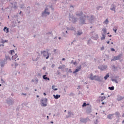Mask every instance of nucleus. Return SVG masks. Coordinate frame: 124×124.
Listing matches in <instances>:
<instances>
[{"mask_svg": "<svg viewBox=\"0 0 124 124\" xmlns=\"http://www.w3.org/2000/svg\"><path fill=\"white\" fill-rule=\"evenodd\" d=\"M102 99H105V96L102 97Z\"/></svg>", "mask_w": 124, "mask_h": 124, "instance_id": "obj_36", "label": "nucleus"}, {"mask_svg": "<svg viewBox=\"0 0 124 124\" xmlns=\"http://www.w3.org/2000/svg\"><path fill=\"white\" fill-rule=\"evenodd\" d=\"M90 42H91V41H88V44L89 45H90L91 44Z\"/></svg>", "mask_w": 124, "mask_h": 124, "instance_id": "obj_32", "label": "nucleus"}, {"mask_svg": "<svg viewBox=\"0 0 124 124\" xmlns=\"http://www.w3.org/2000/svg\"><path fill=\"white\" fill-rule=\"evenodd\" d=\"M111 44H113V42H111Z\"/></svg>", "mask_w": 124, "mask_h": 124, "instance_id": "obj_54", "label": "nucleus"}, {"mask_svg": "<svg viewBox=\"0 0 124 124\" xmlns=\"http://www.w3.org/2000/svg\"><path fill=\"white\" fill-rule=\"evenodd\" d=\"M42 53L43 54L44 57H46V59H49V53L48 52H46V51H44L42 52Z\"/></svg>", "mask_w": 124, "mask_h": 124, "instance_id": "obj_4", "label": "nucleus"}, {"mask_svg": "<svg viewBox=\"0 0 124 124\" xmlns=\"http://www.w3.org/2000/svg\"><path fill=\"white\" fill-rule=\"evenodd\" d=\"M122 99H124V97L121 96H118L117 98V100L118 101H121V100H122Z\"/></svg>", "mask_w": 124, "mask_h": 124, "instance_id": "obj_10", "label": "nucleus"}, {"mask_svg": "<svg viewBox=\"0 0 124 124\" xmlns=\"http://www.w3.org/2000/svg\"><path fill=\"white\" fill-rule=\"evenodd\" d=\"M52 90H54V91H58V88H55V85H53L52 87Z\"/></svg>", "mask_w": 124, "mask_h": 124, "instance_id": "obj_21", "label": "nucleus"}, {"mask_svg": "<svg viewBox=\"0 0 124 124\" xmlns=\"http://www.w3.org/2000/svg\"><path fill=\"white\" fill-rule=\"evenodd\" d=\"M44 94L45 95H46V93H44Z\"/></svg>", "mask_w": 124, "mask_h": 124, "instance_id": "obj_46", "label": "nucleus"}, {"mask_svg": "<svg viewBox=\"0 0 124 124\" xmlns=\"http://www.w3.org/2000/svg\"><path fill=\"white\" fill-rule=\"evenodd\" d=\"M82 15H83V13H80V14H77V16H82Z\"/></svg>", "mask_w": 124, "mask_h": 124, "instance_id": "obj_22", "label": "nucleus"}, {"mask_svg": "<svg viewBox=\"0 0 124 124\" xmlns=\"http://www.w3.org/2000/svg\"><path fill=\"white\" fill-rule=\"evenodd\" d=\"M59 69H62V66L59 67Z\"/></svg>", "mask_w": 124, "mask_h": 124, "instance_id": "obj_34", "label": "nucleus"}, {"mask_svg": "<svg viewBox=\"0 0 124 124\" xmlns=\"http://www.w3.org/2000/svg\"><path fill=\"white\" fill-rule=\"evenodd\" d=\"M90 28H91V29H93V27L92 26H91Z\"/></svg>", "mask_w": 124, "mask_h": 124, "instance_id": "obj_49", "label": "nucleus"}, {"mask_svg": "<svg viewBox=\"0 0 124 124\" xmlns=\"http://www.w3.org/2000/svg\"><path fill=\"white\" fill-rule=\"evenodd\" d=\"M0 87H1V84H0Z\"/></svg>", "mask_w": 124, "mask_h": 124, "instance_id": "obj_59", "label": "nucleus"}, {"mask_svg": "<svg viewBox=\"0 0 124 124\" xmlns=\"http://www.w3.org/2000/svg\"><path fill=\"white\" fill-rule=\"evenodd\" d=\"M107 30L106 29H103V31L105 33H106V31H107Z\"/></svg>", "mask_w": 124, "mask_h": 124, "instance_id": "obj_28", "label": "nucleus"}, {"mask_svg": "<svg viewBox=\"0 0 124 124\" xmlns=\"http://www.w3.org/2000/svg\"><path fill=\"white\" fill-rule=\"evenodd\" d=\"M109 90H110V91H114V86L112 87H108Z\"/></svg>", "mask_w": 124, "mask_h": 124, "instance_id": "obj_19", "label": "nucleus"}, {"mask_svg": "<svg viewBox=\"0 0 124 124\" xmlns=\"http://www.w3.org/2000/svg\"><path fill=\"white\" fill-rule=\"evenodd\" d=\"M56 51V49H55V50H54V51Z\"/></svg>", "mask_w": 124, "mask_h": 124, "instance_id": "obj_62", "label": "nucleus"}, {"mask_svg": "<svg viewBox=\"0 0 124 124\" xmlns=\"http://www.w3.org/2000/svg\"><path fill=\"white\" fill-rule=\"evenodd\" d=\"M54 66H55V64H53L52 65L51 67H52V68H53Z\"/></svg>", "mask_w": 124, "mask_h": 124, "instance_id": "obj_35", "label": "nucleus"}, {"mask_svg": "<svg viewBox=\"0 0 124 124\" xmlns=\"http://www.w3.org/2000/svg\"><path fill=\"white\" fill-rule=\"evenodd\" d=\"M1 81L2 83H4V81H3V80H2V79H1Z\"/></svg>", "mask_w": 124, "mask_h": 124, "instance_id": "obj_37", "label": "nucleus"}, {"mask_svg": "<svg viewBox=\"0 0 124 124\" xmlns=\"http://www.w3.org/2000/svg\"><path fill=\"white\" fill-rule=\"evenodd\" d=\"M82 33H83V32H82V31H78V35H81V34H82Z\"/></svg>", "mask_w": 124, "mask_h": 124, "instance_id": "obj_24", "label": "nucleus"}, {"mask_svg": "<svg viewBox=\"0 0 124 124\" xmlns=\"http://www.w3.org/2000/svg\"><path fill=\"white\" fill-rule=\"evenodd\" d=\"M103 94H104V93H101V95H103Z\"/></svg>", "mask_w": 124, "mask_h": 124, "instance_id": "obj_47", "label": "nucleus"}, {"mask_svg": "<svg viewBox=\"0 0 124 124\" xmlns=\"http://www.w3.org/2000/svg\"><path fill=\"white\" fill-rule=\"evenodd\" d=\"M81 68H82V67L81 65H80L79 67H78V68L76 69L75 71L73 72V73H77L78 71H80L81 70Z\"/></svg>", "mask_w": 124, "mask_h": 124, "instance_id": "obj_7", "label": "nucleus"}, {"mask_svg": "<svg viewBox=\"0 0 124 124\" xmlns=\"http://www.w3.org/2000/svg\"><path fill=\"white\" fill-rule=\"evenodd\" d=\"M89 118H81L80 119V122L81 123H87V122H88V121H89Z\"/></svg>", "mask_w": 124, "mask_h": 124, "instance_id": "obj_5", "label": "nucleus"}, {"mask_svg": "<svg viewBox=\"0 0 124 124\" xmlns=\"http://www.w3.org/2000/svg\"><path fill=\"white\" fill-rule=\"evenodd\" d=\"M11 54L14 55V56H13L12 57V60H13V61H15V62H17V60H16V59H17L18 58L17 53L15 54V51H14V50H11Z\"/></svg>", "mask_w": 124, "mask_h": 124, "instance_id": "obj_2", "label": "nucleus"}, {"mask_svg": "<svg viewBox=\"0 0 124 124\" xmlns=\"http://www.w3.org/2000/svg\"><path fill=\"white\" fill-rule=\"evenodd\" d=\"M53 96H54V98H55V99H58L60 98V97H61V95H58V94H57V95L54 94Z\"/></svg>", "mask_w": 124, "mask_h": 124, "instance_id": "obj_11", "label": "nucleus"}, {"mask_svg": "<svg viewBox=\"0 0 124 124\" xmlns=\"http://www.w3.org/2000/svg\"><path fill=\"white\" fill-rule=\"evenodd\" d=\"M121 59V55H119L117 56H115L112 60H111V61H117L118 60H120Z\"/></svg>", "mask_w": 124, "mask_h": 124, "instance_id": "obj_6", "label": "nucleus"}, {"mask_svg": "<svg viewBox=\"0 0 124 124\" xmlns=\"http://www.w3.org/2000/svg\"><path fill=\"white\" fill-rule=\"evenodd\" d=\"M37 97H39V95H37Z\"/></svg>", "mask_w": 124, "mask_h": 124, "instance_id": "obj_51", "label": "nucleus"}, {"mask_svg": "<svg viewBox=\"0 0 124 124\" xmlns=\"http://www.w3.org/2000/svg\"><path fill=\"white\" fill-rule=\"evenodd\" d=\"M102 104L103 105L104 104V102L102 103Z\"/></svg>", "mask_w": 124, "mask_h": 124, "instance_id": "obj_52", "label": "nucleus"}, {"mask_svg": "<svg viewBox=\"0 0 124 124\" xmlns=\"http://www.w3.org/2000/svg\"><path fill=\"white\" fill-rule=\"evenodd\" d=\"M85 19H86V16H84L83 17H80L81 24H85Z\"/></svg>", "mask_w": 124, "mask_h": 124, "instance_id": "obj_8", "label": "nucleus"}, {"mask_svg": "<svg viewBox=\"0 0 124 124\" xmlns=\"http://www.w3.org/2000/svg\"><path fill=\"white\" fill-rule=\"evenodd\" d=\"M21 13H22V12H20V13H19V14H21Z\"/></svg>", "mask_w": 124, "mask_h": 124, "instance_id": "obj_57", "label": "nucleus"}, {"mask_svg": "<svg viewBox=\"0 0 124 124\" xmlns=\"http://www.w3.org/2000/svg\"><path fill=\"white\" fill-rule=\"evenodd\" d=\"M104 24H106V25H108L109 21H108V19H107L104 22Z\"/></svg>", "mask_w": 124, "mask_h": 124, "instance_id": "obj_17", "label": "nucleus"}, {"mask_svg": "<svg viewBox=\"0 0 124 124\" xmlns=\"http://www.w3.org/2000/svg\"><path fill=\"white\" fill-rule=\"evenodd\" d=\"M3 31H5V32L6 33H8V32H9V29L8 28H7V27H5L3 29Z\"/></svg>", "mask_w": 124, "mask_h": 124, "instance_id": "obj_9", "label": "nucleus"}, {"mask_svg": "<svg viewBox=\"0 0 124 124\" xmlns=\"http://www.w3.org/2000/svg\"><path fill=\"white\" fill-rule=\"evenodd\" d=\"M51 124H53V122H51Z\"/></svg>", "mask_w": 124, "mask_h": 124, "instance_id": "obj_56", "label": "nucleus"}, {"mask_svg": "<svg viewBox=\"0 0 124 124\" xmlns=\"http://www.w3.org/2000/svg\"><path fill=\"white\" fill-rule=\"evenodd\" d=\"M106 68H107V66H102V67H101L100 68V69L101 70H105V69H106Z\"/></svg>", "mask_w": 124, "mask_h": 124, "instance_id": "obj_14", "label": "nucleus"}, {"mask_svg": "<svg viewBox=\"0 0 124 124\" xmlns=\"http://www.w3.org/2000/svg\"><path fill=\"white\" fill-rule=\"evenodd\" d=\"M116 115H120V113H119V112H116Z\"/></svg>", "mask_w": 124, "mask_h": 124, "instance_id": "obj_38", "label": "nucleus"}, {"mask_svg": "<svg viewBox=\"0 0 124 124\" xmlns=\"http://www.w3.org/2000/svg\"><path fill=\"white\" fill-rule=\"evenodd\" d=\"M113 31H115V32H117V29H113Z\"/></svg>", "mask_w": 124, "mask_h": 124, "instance_id": "obj_31", "label": "nucleus"}, {"mask_svg": "<svg viewBox=\"0 0 124 124\" xmlns=\"http://www.w3.org/2000/svg\"><path fill=\"white\" fill-rule=\"evenodd\" d=\"M109 77V74L106 75V76L104 77L105 80H107L108 78Z\"/></svg>", "mask_w": 124, "mask_h": 124, "instance_id": "obj_16", "label": "nucleus"}, {"mask_svg": "<svg viewBox=\"0 0 124 124\" xmlns=\"http://www.w3.org/2000/svg\"><path fill=\"white\" fill-rule=\"evenodd\" d=\"M114 114H109L108 115V119L111 120V119H113V116Z\"/></svg>", "mask_w": 124, "mask_h": 124, "instance_id": "obj_13", "label": "nucleus"}, {"mask_svg": "<svg viewBox=\"0 0 124 124\" xmlns=\"http://www.w3.org/2000/svg\"><path fill=\"white\" fill-rule=\"evenodd\" d=\"M0 46H4V45H0Z\"/></svg>", "mask_w": 124, "mask_h": 124, "instance_id": "obj_42", "label": "nucleus"}, {"mask_svg": "<svg viewBox=\"0 0 124 124\" xmlns=\"http://www.w3.org/2000/svg\"><path fill=\"white\" fill-rule=\"evenodd\" d=\"M111 51H115V49H114V48H111Z\"/></svg>", "mask_w": 124, "mask_h": 124, "instance_id": "obj_33", "label": "nucleus"}, {"mask_svg": "<svg viewBox=\"0 0 124 124\" xmlns=\"http://www.w3.org/2000/svg\"><path fill=\"white\" fill-rule=\"evenodd\" d=\"M47 99L45 98V99H42L41 100V103L42 104V106H43L44 107H46V106H47Z\"/></svg>", "mask_w": 124, "mask_h": 124, "instance_id": "obj_3", "label": "nucleus"}, {"mask_svg": "<svg viewBox=\"0 0 124 124\" xmlns=\"http://www.w3.org/2000/svg\"><path fill=\"white\" fill-rule=\"evenodd\" d=\"M62 61H65V59L63 58V59H62Z\"/></svg>", "mask_w": 124, "mask_h": 124, "instance_id": "obj_41", "label": "nucleus"}, {"mask_svg": "<svg viewBox=\"0 0 124 124\" xmlns=\"http://www.w3.org/2000/svg\"><path fill=\"white\" fill-rule=\"evenodd\" d=\"M122 117L124 118V114H123V115H122Z\"/></svg>", "mask_w": 124, "mask_h": 124, "instance_id": "obj_48", "label": "nucleus"}, {"mask_svg": "<svg viewBox=\"0 0 124 124\" xmlns=\"http://www.w3.org/2000/svg\"><path fill=\"white\" fill-rule=\"evenodd\" d=\"M16 60H17V61H19V58H17Z\"/></svg>", "mask_w": 124, "mask_h": 124, "instance_id": "obj_50", "label": "nucleus"}, {"mask_svg": "<svg viewBox=\"0 0 124 124\" xmlns=\"http://www.w3.org/2000/svg\"><path fill=\"white\" fill-rule=\"evenodd\" d=\"M102 36H103V37H102L101 38V40H104V39H105V36L104 34H103Z\"/></svg>", "mask_w": 124, "mask_h": 124, "instance_id": "obj_23", "label": "nucleus"}, {"mask_svg": "<svg viewBox=\"0 0 124 124\" xmlns=\"http://www.w3.org/2000/svg\"><path fill=\"white\" fill-rule=\"evenodd\" d=\"M111 10H115V9H116V8L115 7H113L112 8L110 9Z\"/></svg>", "mask_w": 124, "mask_h": 124, "instance_id": "obj_30", "label": "nucleus"}, {"mask_svg": "<svg viewBox=\"0 0 124 124\" xmlns=\"http://www.w3.org/2000/svg\"><path fill=\"white\" fill-rule=\"evenodd\" d=\"M24 94V95H27V94Z\"/></svg>", "mask_w": 124, "mask_h": 124, "instance_id": "obj_55", "label": "nucleus"}, {"mask_svg": "<svg viewBox=\"0 0 124 124\" xmlns=\"http://www.w3.org/2000/svg\"><path fill=\"white\" fill-rule=\"evenodd\" d=\"M66 33H67V31H66Z\"/></svg>", "mask_w": 124, "mask_h": 124, "instance_id": "obj_60", "label": "nucleus"}, {"mask_svg": "<svg viewBox=\"0 0 124 124\" xmlns=\"http://www.w3.org/2000/svg\"><path fill=\"white\" fill-rule=\"evenodd\" d=\"M46 76H47L46 75H45L43 76V79H44V80H48L49 81V80H50V78L46 77Z\"/></svg>", "mask_w": 124, "mask_h": 124, "instance_id": "obj_12", "label": "nucleus"}, {"mask_svg": "<svg viewBox=\"0 0 124 124\" xmlns=\"http://www.w3.org/2000/svg\"><path fill=\"white\" fill-rule=\"evenodd\" d=\"M74 64H76V62H74Z\"/></svg>", "mask_w": 124, "mask_h": 124, "instance_id": "obj_44", "label": "nucleus"}, {"mask_svg": "<svg viewBox=\"0 0 124 124\" xmlns=\"http://www.w3.org/2000/svg\"><path fill=\"white\" fill-rule=\"evenodd\" d=\"M89 78L91 80H95V81H101L100 80V78L98 76H93V74H90V77Z\"/></svg>", "mask_w": 124, "mask_h": 124, "instance_id": "obj_1", "label": "nucleus"}, {"mask_svg": "<svg viewBox=\"0 0 124 124\" xmlns=\"http://www.w3.org/2000/svg\"><path fill=\"white\" fill-rule=\"evenodd\" d=\"M87 105H90V104H86V103H84L82 105V107H86Z\"/></svg>", "mask_w": 124, "mask_h": 124, "instance_id": "obj_20", "label": "nucleus"}, {"mask_svg": "<svg viewBox=\"0 0 124 124\" xmlns=\"http://www.w3.org/2000/svg\"><path fill=\"white\" fill-rule=\"evenodd\" d=\"M94 17H93V16H91V18L90 19V21H92V20H94Z\"/></svg>", "mask_w": 124, "mask_h": 124, "instance_id": "obj_27", "label": "nucleus"}, {"mask_svg": "<svg viewBox=\"0 0 124 124\" xmlns=\"http://www.w3.org/2000/svg\"><path fill=\"white\" fill-rule=\"evenodd\" d=\"M111 36H112V35H109V37H111Z\"/></svg>", "mask_w": 124, "mask_h": 124, "instance_id": "obj_53", "label": "nucleus"}, {"mask_svg": "<svg viewBox=\"0 0 124 124\" xmlns=\"http://www.w3.org/2000/svg\"><path fill=\"white\" fill-rule=\"evenodd\" d=\"M36 91H37L36 89H35V92H36Z\"/></svg>", "mask_w": 124, "mask_h": 124, "instance_id": "obj_58", "label": "nucleus"}, {"mask_svg": "<svg viewBox=\"0 0 124 124\" xmlns=\"http://www.w3.org/2000/svg\"><path fill=\"white\" fill-rule=\"evenodd\" d=\"M109 43H110V41H108L107 42V44H109Z\"/></svg>", "mask_w": 124, "mask_h": 124, "instance_id": "obj_40", "label": "nucleus"}, {"mask_svg": "<svg viewBox=\"0 0 124 124\" xmlns=\"http://www.w3.org/2000/svg\"><path fill=\"white\" fill-rule=\"evenodd\" d=\"M7 42H8V40H1V43H2L3 44L4 43H7Z\"/></svg>", "mask_w": 124, "mask_h": 124, "instance_id": "obj_18", "label": "nucleus"}, {"mask_svg": "<svg viewBox=\"0 0 124 124\" xmlns=\"http://www.w3.org/2000/svg\"><path fill=\"white\" fill-rule=\"evenodd\" d=\"M64 112H66V110H64Z\"/></svg>", "mask_w": 124, "mask_h": 124, "instance_id": "obj_61", "label": "nucleus"}, {"mask_svg": "<svg viewBox=\"0 0 124 124\" xmlns=\"http://www.w3.org/2000/svg\"><path fill=\"white\" fill-rule=\"evenodd\" d=\"M47 11H48V9H47V8H46V9L45 10L44 13H45L46 14H47V15H49V14H50V13L47 12Z\"/></svg>", "mask_w": 124, "mask_h": 124, "instance_id": "obj_15", "label": "nucleus"}, {"mask_svg": "<svg viewBox=\"0 0 124 124\" xmlns=\"http://www.w3.org/2000/svg\"><path fill=\"white\" fill-rule=\"evenodd\" d=\"M93 38L94 39H95V40H96V39H97V38H98V35H95V38L93 37Z\"/></svg>", "mask_w": 124, "mask_h": 124, "instance_id": "obj_26", "label": "nucleus"}, {"mask_svg": "<svg viewBox=\"0 0 124 124\" xmlns=\"http://www.w3.org/2000/svg\"><path fill=\"white\" fill-rule=\"evenodd\" d=\"M111 80L112 81V82H115V83H118V81L116 79H112Z\"/></svg>", "mask_w": 124, "mask_h": 124, "instance_id": "obj_25", "label": "nucleus"}, {"mask_svg": "<svg viewBox=\"0 0 124 124\" xmlns=\"http://www.w3.org/2000/svg\"><path fill=\"white\" fill-rule=\"evenodd\" d=\"M15 65L16 66H17V65H18V64H17V63H15Z\"/></svg>", "mask_w": 124, "mask_h": 124, "instance_id": "obj_39", "label": "nucleus"}, {"mask_svg": "<svg viewBox=\"0 0 124 124\" xmlns=\"http://www.w3.org/2000/svg\"><path fill=\"white\" fill-rule=\"evenodd\" d=\"M31 82H34V80H33V79H32Z\"/></svg>", "mask_w": 124, "mask_h": 124, "instance_id": "obj_43", "label": "nucleus"}, {"mask_svg": "<svg viewBox=\"0 0 124 124\" xmlns=\"http://www.w3.org/2000/svg\"><path fill=\"white\" fill-rule=\"evenodd\" d=\"M101 50L102 51H103V50H104V46H102V47H101Z\"/></svg>", "mask_w": 124, "mask_h": 124, "instance_id": "obj_29", "label": "nucleus"}, {"mask_svg": "<svg viewBox=\"0 0 124 124\" xmlns=\"http://www.w3.org/2000/svg\"><path fill=\"white\" fill-rule=\"evenodd\" d=\"M47 120H48V119H49V116H47Z\"/></svg>", "mask_w": 124, "mask_h": 124, "instance_id": "obj_45", "label": "nucleus"}]
</instances>
